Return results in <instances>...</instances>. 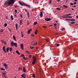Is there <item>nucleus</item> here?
Wrapping results in <instances>:
<instances>
[{"label": "nucleus", "instance_id": "f257e3e1", "mask_svg": "<svg viewBox=\"0 0 78 78\" xmlns=\"http://www.w3.org/2000/svg\"><path fill=\"white\" fill-rule=\"evenodd\" d=\"M14 2H15V0H9L7 1V6H10L11 5V6H12L14 5Z\"/></svg>", "mask_w": 78, "mask_h": 78}, {"label": "nucleus", "instance_id": "f03ea898", "mask_svg": "<svg viewBox=\"0 0 78 78\" xmlns=\"http://www.w3.org/2000/svg\"><path fill=\"white\" fill-rule=\"evenodd\" d=\"M11 45L12 47H13V46H15V47H17V44L16 43H14V41H12L11 43Z\"/></svg>", "mask_w": 78, "mask_h": 78}, {"label": "nucleus", "instance_id": "7ed1b4c3", "mask_svg": "<svg viewBox=\"0 0 78 78\" xmlns=\"http://www.w3.org/2000/svg\"><path fill=\"white\" fill-rule=\"evenodd\" d=\"M36 57L34 56L33 57V61L32 62V64L33 65L35 64V62H36Z\"/></svg>", "mask_w": 78, "mask_h": 78}, {"label": "nucleus", "instance_id": "20e7f679", "mask_svg": "<svg viewBox=\"0 0 78 78\" xmlns=\"http://www.w3.org/2000/svg\"><path fill=\"white\" fill-rule=\"evenodd\" d=\"M62 16V17L65 19H66V18H72V17L71 16Z\"/></svg>", "mask_w": 78, "mask_h": 78}, {"label": "nucleus", "instance_id": "39448f33", "mask_svg": "<svg viewBox=\"0 0 78 78\" xmlns=\"http://www.w3.org/2000/svg\"><path fill=\"white\" fill-rule=\"evenodd\" d=\"M19 3L20 5H21V6H23V5H25V4L22 3V2H20V1H19Z\"/></svg>", "mask_w": 78, "mask_h": 78}, {"label": "nucleus", "instance_id": "423d86ee", "mask_svg": "<svg viewBox=\"0 0 78 78\" xmlns=\"http://www.w3.org/2000/svg\"><path fill=\"white\" fill-rule=\"evenodd\" d=\"M20 48L22 50H24L23 48V44H20Z\"/></svg>", "mask_w": 78, "mask_h": 78}, {"label": "nucleus", "instance_id": "0eeeda50", "mask_svg": "<svg viewBox=\"0 0 78 78\" xmlns=\"http://www.w3.org/2000/svg\"><path fill=\"white\" fill-rule=\"evenodd\" d=\"M45 21H47V22H48V21H50L51 20V19L50 18H47L45 19Z\"/></svg>", "mask_w": 78, "mask_h": 78}, {"label": "nucleus", "instance_id": "6e6552de", "mask_svg": "<svg viewBox=\"0 0 78 78\" xmlns=\"http://www.w3.org/2000/svg\"><path fill=\"white\" fill-rule=\"evenodd\" d=\"M20 25H22V22H23V20L21 19L20 20Z\"/></svg>", "mask_w": 78, "mask_h": 78}, {"label": "nucleus", "instance_id": "1a4fd4ad", "mask_svg": "<svg viewBox=\"0 0 78 78\" xmlns=\"http://www.w3.org/2000/svg\"><path fill=\"white\" fill-rule=\"evenodd\" d=\"M21 77L23 78H25L26 77V75L25 74H23L21 75Z\"/></svg>", "mask_w": 78, "mask_h": 78}, {"label": "nucleus", "instance_id": "9d476101", "mask_svg": "<svg viewBox=\"0 0 78 78\" xmlns=\"http://www.w3.org/2000/svg\"><path fill=\"white\" fill-rule=\"evenodd\" d=\"M4 66H5L6 69H8V66H7V64L6 63H4Z\"/></svg>", "mask_w": 78, "mask_h": 78}, {"label": "nucleus", "instance_id": "9b49d317", "mask_svg": "<svg viewBox=\"0 0 78 78\" xmlns=\"http://www.w3.org/2000/svg\"><path fill=\"white\" fill-rule=\"evenodd\" d=\"M2 50H3L4 51V52L5 53H6V50L5 49V46H3V48H2Z\"/></svg>", "mask_w": 78, "mask_h": 78}, {"label": "nucleus", "instance_id": "f8f14e48", "mask_svg": "<svg viewBox=\"0 0 78 78\" xmlns=\"http://www.w3.org/2000/svg\"><path fill=\"white\" fill-rule=\"evenodd\" d=\"M40 16L41 17H42L43 16V13L42 12H41L40 13Z\"/></svg>", "mask_w": 78, "mask_h": 78}, {"label": "nucleus", "instance_id": "ddd939ff", "mask_svg": "<svg viewBox=\"0 0 78 78\" xmlns=\"http://www.w3.org/2000/svg\"><path fill=\"white\" fill-rule=\"evenodd\" d=\"M23 72H26V68L25 67H23Z\"/></svg>", "mask_w": 78, "mask_h": 78}, {"label": "nucleus", "instance_id": "4468645a", "mask_svg": "<svg viewBox=\"0 0 78 78\" xmlns=\"http://www.w3.org/2000/svg\"><path fill=\"white\" fill-rule=\"evenodd\" d=\"M32 30H31V29L29 30H28L27 31V33L28 34H30V31H32Z\"/></svg>", "mask_w": 78, "mask_h": 78}, {"label": "nucleus", "instance_id": "2eb2a0df", "mask_svg": "<svg viewBox=\"0 0 78 78\" xmlns=\"http://www.w3.org/2000/svg\"><path fill=\"white\" fill-rule=\"evenodd\" d=\"M13 39H14V40L15 41H16V37H15V35H13Z\"/></svg>", "mask_w": 78, "mask_h": 78}, {"label": "nucleus", "instance_id": "dca6fc26", "mask_svg": "<svg viewBox=\"0 0 78 78\" xmlns=\"http://www.w3.org/2000/svg\"><path fill=\"white\" fill-rule=\"evenodd\" d=\"M24 6H28V7H29V8H31L30 5H28L27 4H24Z\"/></svg>", "mask_w": 78, "mask_h": 78}, {"label": "nucleus", "instance_id": "f3484780", "mask_svg": "<svg viewBox=\"0 0 78 78\" xmlns=\"http://www.w3.org/2000/svg\"><path fill=\"white\" fill-rule=\"evenodd\" d=\"M63 6L64 8H68V6H67L65 5H63Z\"/></svg>", "mask_w": 78, "mask_h": 78}, {"label": "nucleus", "instance_id": "a211bd4d", "mask_svg": "<svg viewBox=\"0 0 78 78\" xmlns=\"http://www.w3.org/2000/svg\"><path fill=\"white\" fill-rule=\"evenodd\" d=\"M11 19L12 20H14V18H13V16L12 15H11Z\"/></svg>", "mask_w": 78, "mask_h": 78}, {"label": "nucleus", "instance_id": "6ab92c4d", "mask_svg": "<svg viewBox=\"0 0 78 78\" xmlns=\"http://www.w3.org/2000/svg\"><path fill=\"white\" fill-rule=\"evenodd\" d=\"M71 15H72V14H67L66 15H65L64 16H71Z\"/></svg>", "mask_w": 78, "mask_h": 78}, {"label": "nucleus", "instance_id": "aec40b11", "mask_svg": "<svg viewBox=\"0 0 78 78\" xmlns=\"http://www.w3.org/2000/svg\"><path fill=\"white\" fill-rule=\"evenodd\" d=\"M12 48H10L9 51L10 52L12 51Z\"/></svg>", "mask_w": 78, "mask_h": 78}, {"label": "nucleus", "instance_id": "412c9836", "mask_svg": "<svg viewBox=\"0 0 78 78\" xmlns=\"http://www.w3.org/2000/svg\"><path fill=\"white\" fill-rule=\"evenodd\" d=\"M16 53H17V54H18L19 55H20V53L19 52V51H16Z\"/></svg>", "mask_w": 78, "mask_h": 78}, {"label": "nucleus", "instance_id": "4be33fe9", "mask_svg": "<svg viewBox=\"0 0 78 78\" xmlns=\"http://www.w3.org/2000/svg\"><path fill=\"white\" fill-rule=\"evenodd\" d=\"M18 70H19V71H20V70H22V68L20 67L18 68Z\"/></svg>", "mask_w": 78, "mask_h": 78}, {"label": "nucleus", "instance_id": "5701e85b", "mask_svg": "<svg viewBox=\"0 0 78 78\" xmlns=\"http://www.w3.org/2000/svg\"><path fill=\"white\" fill-rule=\"evenodd\" d=\"M0 69L1 70H3V71H5V69L3 68H1Z\"/></svg>", "mask_w": 78, "mask_h": 78}, {"label": "nucleus", "instance_id": "b1692460", "mask_svg": "<svg viewBox=\"0 0 78 78\" xmlns=\"http://www.w3.org/2000/svg\"><path fill=\"white\" fill-rule=\"evenodd\" d=\"M16 30H17V28L18 27V26L17 25V24H16Z\"/></svg>", "mask_w": 78, "mask_h": 78}, {"label": "nucleus", "instance_id": "393cba45", "mask_svg": "<svg viewBox=\"0 0 78 78\" xmlns=\"http://www.w3.org/2000/svg\"><path fill=\"white\" fill-rule=\"evenodd\" d=\"M37 22H35L34 23V25H36V24H37Z\"/></svg>", "mask_w": 78, "mask_h": 78}, {"label": "nucleus", "instance_id": "a878e982", "mask_svg": "<svg viewBox=\"0 0 78 78\" xmlns=\"http://www.w3.org/2000/svg\"><path fill=\"white\" fill-rule=\"evenodd\" d=\"M6 51L7 52H8L9 51V47H8L7 48Z\"/></svg>", "mask_w": 78, "mask_h": 78}, {"label": "nucleus", "instance_id": "bb28decb", "mask_svg": "<svg viewBox=\"0 0 78 78\" xmlns=\"http://www.w3.org/2000/svg\"><path fill=\"white\" fill-rule=\"evenodd\" d=\"M27 14L28 17H29L30 16V15L29 14V12H28V11H27Z\"/></svg>", "mask_w": 78, "mask_h": 78}, {"label": "nucleus", "instance_id": "cd10ccee", "mask_svg": "<svg viewBox=\"0 0 78 78\" xmlns=\"http://www.w3.org/2000/svg\"><path fill=\"white\" fill-rule=\"evenodd\" d=\"M24 59H25V60H27V59H28V58H27L26 57H24Z\"/></svg>", "mask_w": 78, "mask_h": 78}, {"label": "nucleus", "instance_id": "c85d7f7f", "mask_svg": "<svg viewBox=\"0 0 78 78\" xmlns=\"http://www.w3.org/2000/svg\"><path fill=\"white\" fill-rule=\"evenodd\" d=\"M56 9L58 11H59V10H61V9L60 8H56Z\"/></svg>", "mask_w": 78, "mask_h": 78}, {"label": "nucleus", "instance_id": "c756f323", "mask_svg": "<svg viewBox=\"0 0 78 78\" xmlns=\"http://www.w3.org/2000/svg\"><path fill=\"white\" fill-rule=\"evenodd\" d=\"M70 21H75V20L73 19H72L70 20Z\"/></svg>", "mask_w": 78, "mask_h": 78}, {"label": "nucleus", "instance_id": "7c9ffc66", "mask_svg": "<svg viewBox=\"0 0 78 78\" xmlns=\"http://www.w3.org/2000/svg\"><path fill=\"white\" fill-rule=\"evenodd\" d=\"M4 25V27H7V24L6 23H5Z\"/></svg>", "mask_w": 78, "mask_h": 78}, {"label": "nucleus", "instance_id": "2f4dec72", "mask_svg": "<svg viewBox=\"0 0 78 78\" xmlns=\"http://www.w3.org/2000/svg\"><path fill=\"white\" fill-rule=\"evenodd\" d=\"M75 23V22H71V24H73V23Z\"/></svg>", "mask_w": 78, "mask_h": 78}, {"label": "nucleus", "instance_id": "473e14b6", "mask_svg": "<svg viewBox=\"0 0 78 78\" xmlns=\"http://www.w3.org/2000/svg\"><path fill=\"white\" fill-rule=\"evenodd\" d=\"M15 13H16V14L17 12V10L16 9H15Z\"/></svg>", "mask_w": 78, "mask_h": 78}, {"label": "nucleus", "instance_id": "72a5a7b5", "mask_svg": "<svg viewBox=\"0 0 78 78\" xmlns=\"http://www.w3.org/2000/svg\"><path fill=\"white\" fill-rule=\"evenodd\" d=\"M30 48L31 49H33V48H34V47H31L30 46Z\"/></svg>", "mask_w": 78, "mask_h": 78}, {"label": "nucleus", "instance_id": "f704fd0d", "mask_svg": "<svg viewBox=\"0 0 78 78\" xmlns=\"http://www.w3.org/2000/svg\"><path fill=\"white\" fill-rule=\"evenodd\" d=\"M2 42L4 44H6V42H5V41H3Z\"/></svg>", "mask_w": 78, "mask_h": 78}, {"label": "nucleus", "instance_id": "c9c22d12", "mask_svg": "<svg viewBox=\"0 0 78 78\" xmlns=\"http://www.w3.org/2000/svg\"><path fill=\"white\" fill-rule=\"evenodd\" d=\"M37 30H36V32H35V34H37Z\"/></svg>", "mask_w": 78, "mask_h": 78}, {"label": "nucleus", "instance_id": "e433bc0d", "mask_svg": "<svg viewBox=\"0 0 78 78\" xmlns=\"http://www.w3.org/2000/svg\"><path fill=\"white\" fill-rule=\"evenodd\" d=\"M3 29H1L0 30V32H3Z\"/></svg>", "mask_w": 78, "mask_h": 78}, {"label": "nucleus", "instance_id": "4c0bfd02", "mask_svg": "<svg viewBox=\"0 0 78 78\" xmlns=\"http://www.w3.org/2000/svg\"><path fill=\"white\" fill-rule=\"evenodd\" d=\"M24 11H25V12H27L28 10L27 9H24Z\"/></svg>", "mask_w": 78, "mask_h": 78}, {"label": "nucleus", "instance_id": "58836bf2", "mask_svg": "<svg viewBox=\"0 0 78 78\" xmlns=\"http://www.w3.org/2000/svg\"><path fill=\"white\" fill-rule=\"evenodd\" d=\"M26 53H28L29 54H30L29 52L27 51H26Z\"/></svg>", "mask_w": 78, "mask_h": 78}, {"label": "nucleus", "instance_id": "ea45409f", "mask_svg": "<svg viewBox=\"0 0 78 78\" xmlns=\"http://www.w3.org/2000/svg\"><path fill=\"white\" fill-rule=\"evenodd\" d=\"M36 44H37V42H36L35 44H32V45H36Z\"/></svg>", "mask_w": 78, "mask_h": 78}, {"label": "nucleus", "instance_id": "a19ab883", "mask_svg": "<svg viewBox=\"0 0 78 78\" xmlns=\"http://www.w3.org/2000/svg\"><path fill=\"white\" fill-rule=\"evenodd\" d=\"M33 78H35V75H34V74H33Z\"/></svg>", "mask_w": 78, "mask_h": 78}, {"label": "nucleus", "instance_id": "79ce46f5", "mask_svg": "<svg viewBox=\"0 0 78 78\" xmlns=\"http://www.w3.org/2000/svg\"><path fill=\"white\" fill-rule=\"evenodd\" d=\"M21 56H22V57H23V56H24V54H22L21 55Z\"/></svg>", "mask_w": 78, "mask_h": 78}, {"label": "nucleus", "instance_id": "37998d69", "mask_svg": "<svg viewBox=\"0 0 78 78\" xmlns=\"http://www.w3.org/2000/svg\"><path fill=\"white\" fill-rule=\"evenodd\" d=\"M70 5H73V3H70Z\"/></svg>", "mask_w": 78, "mask_h": 78}, {"label": "nucleus", "instance_id": "c03bdc74", "mask_svg": "<svg viewBox=\"0 0 78 78\" xmlns=\"http://www.w3.org/2000/svg\"><path fill=\"white\" fill-rule=\"evenodd\" d=\"M49 4H51V1L50 0L49 2Z\"/></svg>", "mask_w": 78, "mask_h": 78}, {"label": "nucleus", "instance_id": "a18cd8bd", "mask_svg": "<svg viewBox=\"0 0 78 78\" xmlns=\"http://www.w3.org/2000/svg\"><path fill=\"white\" fill-rule=\"evenodd\" d=\"M29 58H31V55H29Z\"/></svg>", "mask_w": 78, "mask_h": 78}, {"label": "nucleus", "instance_id": "49530a36", "mask_svg": "<svg viewBox=\"0 0 78 78\" xmlns=\"http://www.w3.org/2000/svg\"><path fill=\"white\" fill-rule=\"evenodd\" d=\"M59 44H57V47H59Z\"/></svg>", "mask_w": 78, "mask_h": 78}, {"label": "nucleus", "instance_id": "de8ad7c7", "mask_svg": "<svg viewBox=\"0 0 78 78\" xmlns=\"http://www.w3.org/2000/svg\"><path fill=\"white\" fill-rule=\"evenodd\" d=\"M66 20H70V19H66Z\"/></svg>", "mask_w": 78, "mask_h": 78}, {"label": "nucleus", "instance_id": "09e8293b", "mask_svg": "<svg viewBox=\"0 0 78 78\" xmlns=\"http://www.w3.org/2000/svg\"><path fill=\"white\" fill-rule=\"evenodd\" d=\"M74 4V5H76V2H73Z\"/></svg>", "mask_w": 78, "mask_h": 78}, {"label": "nucleus", "instance_id": "8fccbe9b", "mask_svg": "<svg viewBox=\"0 0 78 78\" xmlns=\"http://www.w3.org/2000/svg\"><path fill=\"white\" fill-rule=\"evenodd\" d=\"M54 25L55 26H56V25H57V24H56V23H55Z\"/></svg>", "mask_w": 78, "mask_h": 78}, {"label": "nucleus", "instance_id": "3c124183", "mask_svg": "<svg viewBox=\"0 0 78 78\" xmlns=\"http://www.w3.org/2000/svg\"><path fill=\"white\" fill-rule=\"evenodd\" d=\"M20 16L21 17V18H22V15L21 14L20 15Z\"/></svg>", "mask_w": 78, "mask_h": 78}, {"label": "nucleus", "instance_id": "603ef678", "mask_svg": "<svg viewBox=\"0 0 78 78\" xmlns=\"http://www.w3.org/2000/svg\"><path fill=\"white\" fill-rule=\"evenodd\" d=\"M76 7V5H74V6H73V7H74V8H75Z\"/></svg>", "mask_w": 78, "mask_h": 78}, {"label": "nucleus", "instance_id": "864d4df0", "mask_svg": "<svg viewBox=\"0 0 78 78\" xmlns=\"http://www.w3.org/2000/svg\"><path fill=\"white\" fill-rule=\"evenodd\" d=\"M22 37H23V34H21Z\"/></svg>", "mask_w": 78, "mask_h": 78}, {"label": "nucleus", "instance_id": "5fc2aeb1", "mask_svg": "<svg viewBox=\"0 0 78 78\" xmlns=\"http://www.w3.org/2000/svg\"><path fill=\"white\" fill-rule=\"evenodd\" d=\"M31 35L32 36H34V35L33 34H31Z\"/></svg>", "mask_w": 78, "mask_h": 78}, {"label": "nucleus", "instance_id": "6e6d98bb", "mask_svg": "<svg viewBox=\"0 0 78 78\" xmlns=\"http://www.w3.org/2000/svg\"><path fill=\"white\" fill-rule=\"evenodd\" d=\"M14 16H15V17H16V14H14Z\"/></svg>", "mask_w": 78, "mask_h": 78}, {"label": "nucleus", "instance_id": "4d7b16f0", "mask_svg": "<svg viewBox=\"0 0 78 78\" xmlns=\"http://www.w3.org/2000/svg\"><path fill=\"white\" fill-rule=\"evenodd\" d=\"M62 30H65V28H62Z\"/></svg>", "mask_w": 78, "mask_h": 78}, {"label": "nucleus", "instance_id": "13d9d810", "mask_svg": "<svg viewBox=\"0 0 78 78\" xmlns=\"http://www.w3.org/2000/svg\"><path fill=\"white\" fill-rule=\"evenodd\" d=\"M58 2H60V0H57Z\"/></svg>", "mask_w": 78, "mask_h": 78}, {"label": "nucleus", "instance_id": "bf43d9fd", "mask_svg": "<svg viewBox=\"0 0 78 78\" xmlns=\"http://www.w3.org/2000/svg\"><path fill=\"white\" fill-rule=\"evenodd\" d=\"M43 27H44V28H47V27H46V26H44Z\"/></svg>", "mask_w": 78, "mask_h": 78}, {"label": "nucleus", "instance_id": "052dcab7", "mask_svg": "<svg viewBox=\"0 0 78 78\" xmlns=\"http://www.w3.org/2000/svg\"><path fill=\"white\" fill-rule=\"evenodd\" d=\"M74 0V2H77V0Z\"/></svg>", "mask_w": 78, "mask_h": 78}, {"label": "nucleus", "instance_id": "680f3d73", "mask_svg": "<svg viewBox=\"0 0 78 78\" xmlns=\"http://www.w3.org/2000/svg\"><path fill=\"white\" fill-rule=\"evenodd\" d=\"M52 26H53V25H51L49 26V27H52Z\"/></svg>", "mask_w": 78, "mask_h": 78}, {"label": "nucleus", "instance_id": "e2e57ef3", "mask_svg": "<svg viewBox=\"0 0 78 78\" xmlns=\"http://www.w3.org/2000/svg\"><path fill=\"white\" fill-rule=\"evenodd\" d=\"M21 34H23V32H21Z\"/></svg>", "mask_w": 78, "mask_h": 78}, {"label": "nucleus", "instance_id": "0e129e2a", "mask_svg": "<svg viewBox=\"0 0 78 78\" xmlns=\"http://www.w3.org/2000/svg\"><path fill=\"white\" fill-rule=\"evenodd\" d=\"M4 76V77H5V78H7V77H6V76Z\"/></svg>", "mask_w": 78, "mask_h": 78}, {"label": "nucleus", "instance_id": "69168bd1", "mask_svg": "<svg viewBox=\"0 0 78 78\" xmlns=\"http://www.w3.org/2000/svg\"><path fill=\"white\" fill-rule=\"evenodd\" d=\"M76 17L77 18H78V15H77V16H76Z\"/></svg>", "mask_w": 78, "mask_h": 78}, {"label": "nucleus", "instance_id": "338daca9", "mask_svg": "<svg viewBox=\"0 0 78 78\" xmlns=\"http://www.w3.org/2000/svg\"><path fill=\"white\" fill-rule=\"evenodd\" d=\"M46 40V41H48V39H47Z\"/></svg>", "mask_w": 78, "mask_h": 78}, {"label": "nucleus", "instance_id": "774afa93", "mask_svg": "<svg viewBox=\"0 0 78 78\" xmlns=\"http://www.w3.org/2000/svg\"><path fill=\"white\" fill-rule=\"evenodd\" d=\"M72 10H74V9L72 8Z\"/></svg>", "mask_w": 78, "mask_h": 78}]
</instances>
